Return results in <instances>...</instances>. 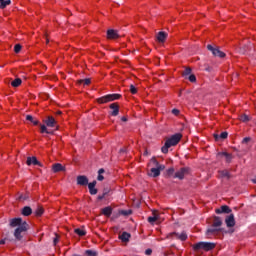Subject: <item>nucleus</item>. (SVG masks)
I'll return each mask as SVG.
<instances>
[{
    "label": "nucleus",
    "mask_w": 256,
    "mask_h": 256,
    "mask_svg": "<svg viewBox=\"0 0 256 256\" xmlns=\"http://www.w3.org/2000/svg\"><path fill=\"white\" fill-rule=\"evenodd\" d=\"M181 137H183V135H181L180 133H176L172 135L169 139H167L164 146L161 148L162 153H169L170 147H175V145H177L181 141Z\"/></svg>",
    "instance_id": "nucleus-1"
},
{
    "label": "nucleus",
    "mask_w": 256,
    "mask_h": 256,
    "mask_svg": "<svg viewBox=\"0 0 256 256\" xmlns=\"http://www.w3.org/2000/svg\"><path fill=\"white\" fill-rule=\"evenodd\" d=\"M27 229H29V224H27V222L24 221L22 225H20L14 230L15 240L21 241L23 237H25V233H27Z\"/></svg>",
    "instance_id": "nucleus-2"
},
{
    "label": "nucleus",
    "mask_w": 256,
    "mask_h": 256,
    "mask_svg": "<svg viewBox=\"0 0 256 256\" xmlns=\"http://www.w3.org/2000/svg\"><path fill=\"white\" fill-rule=\"evenodd\" d=\"M216 246L213 242H198L193 245L194 251H213V248Z\"/></svg>",
    "instance_id": "nucleus-3"
},
{
    "label": "nucleus",
    "mask_w": 256,
    "mask_h": 256,
    "mask_svg": "<svg viewBox=\"0 0 256 256\" xmlns=\"http://www.w3.org/2000/svg\"><path fill=\"white\" fill-rule=\"evenodd\" d=\"M119 99H121V94H107L105 96L97 98L96 101L100 105H103L105 103H111V101H117Z\"/></svg>",
    "instance_id": "nucleus-4"
},
{
    "label": "nucleus",
    "mask_w": 256,
    "mask_h": 256,
    "mask_svg": "<svg viewBox=\"0 0 256 256\" xmlns=\"http://www.w3.org/2000/svg\"><path fill=\"white\" fill-rule=\"evenodd\" d=\"M207 49L208 51H211L214 57H220V59H223L225 57V53L223 51L219 50V48L213 47L211 44L207 45Z\"/></svg>",
    "instance_id": "nucleus-5"
},
{
    "label": "nucleus",
    "mask_w": 256,
    "mask_h": 256,
    "mask_svg": "<svg viewBox=\"0 0 256 256\" xmlns=\"http://www.w3.org/2000/svg\"><path fill=\"white\" fill-rule=\"evenodd\" d=\"M185 175H189V168L188 167H183L180 168L177 172L174 174V179H185Z\"/></svg>",
    "instance_id": "nucleus-6"
},
{
    "label": "nucleus",
    "mask_w": 256,
    "mask_h": 256,
    "mask_svg": "<svg viewBox=\"0 0 256 256\" xmlns=\"http://www.w3.org/2000/svg\"><path fill=\"white\" fill-rule=\"evenodd\" d=\"M219 233H221V228L214 227L213 225L206 230V236L208 238L219 235Z\"/></svg>",
    "instance_id": "nucleus-7"
},
{
    "label": "nucleus",
    "mask_w": 256,
    "mask_h": 256,
    "mask_svg": "<svg viewBox=\"0 0 256 256\" xmlns=\"http://www.w3.org/2000/svg\"><path fill=\"white\" fill-rule=\"evenodd\" d=\"M76 183H77V185H80L81 187H85V186L89 185V178H87V176H85V175H79L76 178Z\"/></svg>",
    "instance_id": "nucleus-8"
},
{
    "label": "nucleus",
    "mask_w": 256,
    "mask_h": 256,
    "mask_svg": "<svg viewBox=\"0 0 256 256\" xmlns=\"http://www.w3.org/2000/svg\"><path fill=\"white\" fill-rule=\"evenodd\" d=\"M26 165H28L29 167L30 165H38V167H43V164H41V162H39V160H37V157L35 156L28 157L26 161Z\"/></svg>",
    "instance_id": "nucleus-9"
},
{
    "label": "nucleus",
    "mask_w": 256,
    "mask_h": 256,
    "mask_svg": "<svg viewBox=\"0 0 256 256\" xmlns=\"http://www.w3.org/2000/svg\"><path fill=\"white\" fill-rule=\"evenodd\" d=\"M165 170V166L153 167L150 169V173H152V177H159L161 175V171Z\"/></svg>",
    "instance_id": "nucleus-10"
},
{
    "label": "nucleus",
    "mask_w": 256,
    "mask_h": 256,
    "mask_svg": "<svg viewBox=\"0 0 256 256\" xmlns=\"http://www.w3.org/2000/svg\"><path fill=\"white\" fill-rule=\"evenodd\" d=\"M110 109H112V111L110 112V115H112V117H117V115H119V104L118 103H112L110 104Z\"/></svg>",
    "instance_id": "nucleus-11"
},
{
    "label": "nucleus",
    "mask_w": 256,
    "mask_h": 256,
    "mask_svg": "<svg viewBox=\"0 0 256 256\" xmlns=\"http://www.w3.org/2000/svg\"><path fill=\"white\" fill-rule=\"evenodd\" d=\"M96 185H97V181H95V180L88 184V189H89L90 195H97L98 190H97V188H95Z\"/></svg>",
    "instance_id": "nucleus-12"
},
{
    "label": "nucleus",
    "mask_w": 256,
    "mask_h": 256,
    "mask_svg": "<svg viewBox=\"0 0 256 256\" xmlns=\"http://www.w3.org/2000/svg\"><path fill=\"white\" fill-rule=\"evenodd\" d=\"M44 123L46 127H57V121H55V118H53V116H48Z\"/></svg>",
    "instance_id": "nucleus-13"
},
{
    "label": "nucleus",
    "mask_w": 256,
    "mask_h": 256,
    "mask_svg": "<svg viewBox=\"0 0 256 256\" xmlns=\"http://www.w3.org/2000/svg\"><path fill=\"white\" fill-rule=\"evenodd\" d=\"M225 223L227 227H235V215L230 214L226 217Z\"/></svg>",
    "instance_id": "nucleus-14"
},
{
    "label": "nucleus",
    "mask_w": 256,
    "mask_h": 256,
    "mask_svg": "<svg viewBox=\"0 0 256 256\" xmlns=\"http://www.w3.org/2000/svg\"><path fill=\"white\" fill-rule=\"evenodd\" d=\"M23 219L22 218H13L10 220V227H21L23 225Z\"/></svg>",
    "instance_id": "nucleus-15"
},
{
    "label": "nucleus",
    "mask_w": 256,
    "mask_h": 256,
    "mask_svg": "<svg viewBox=\"0 0 256 256\" xmlns=\"http://www.w3.org/2000/svg\"><path fill=\"white\" fill-rule=\"evenodd\" d=\"M231 208L227 205H223L220 208L216 209L215 212L217 213V215H221V213H226L229 214L231 213Z\"/></svg>",
    "instance_id": "nucleus-16"
},
{
    "label": "nucleus",
    "mask_w": 256,
    "mask_h": 256,
    "mask_svg": "<svg viewBox=\"0 0 256 256\" xmlns=\"http://www.w3.org/2000/svg\"><path fill=\"white\" fill-rule=\"evenodd\" d=\"M107 39H119V33L114 29H110L107 31Z\"/></svg>",
    "instance_id": "nucleus-17"
},
{
    "label": "nucleus",
    "mask_w": 256,
    "mask_h": 256,
    "mask_svg": "<svg viewBox=\"0 0 256 256\" xmlns=\"http://www.w3.org/2000/svg\"><path fill=\"white\" fill-rule=\"evenodd\" d=\"M218 173H219L221 179L229 180L232 177L231 173H229V170H220V171H218Z\"/></svg>",
    "instance_id": "nucleus-18"
},
{
    "label": "nucleus",
    "mask_w": 256,
    "mask_h": 256,
    "mask_svg": "<svg viewBox=\"0 0 256 256\" xmlns=\"http://www.w3.org/2000/svg\"><path fill=\"white\" fill-rule=\"evenodd\" d=\"M21 213L24 217H29V215L33 214V209H31L30 206H25L24 208H22Z\"/></svg>",
    "instance_id": "nucleus-19"
},
{
    "label": "nucleus",
    "mask_w": 256,
    "mask_h": 256,
    "mask_svg": "<svg viewBox=\"0 0 256 256\" xmlns=\"http://www.w3.org/2000/svg\"><path fill=\"white\" fill-rule=\"evenodd\" d=\"M221 225H223V220L219 216H215L212 226L217 227L218 229H221Z\"/></svg>",
    "instance_id": "nucleus-20"
},
{
    "label": "nucleus",
    "mask_w": 256,
    "mask_h": 256,
    "mask_svg": "<svg viewBox=\"0 0 256 256\" xmlns=\"http://www.w3.org/2000/svg\"><path fill=\"white\" fill-rule=\"evenodd\" d=\"M119 239H121V241L123 243H128L129 239H131V234L128 232H123L120 236Z\"/></svg>",
    "instance_id": "nucleus-21"
},
{
    "label": "nucleus",
    "mask_w": 256,
    "mask_h": 256,
    "mask_svg": "<svg viewBox=\"0 0 256 256\" xmlns=\"http://www.w3.org/2000/svg\"><path fill=\"white\" fill-rule=\"evenodd\" d=\"M52 171L54 173H59L60 171H65V168L61 165V163H56L52 166Z\"/></svg>",
    "instance_id": "nucleus-22"
},
{
    "label": "nucleus",
    "mask_w": 256,
    "mask_h": 256,
    "mask_svg": "<svg viewBox=\"0 0 256 256\" xmlns=\"http://www.w3.org/2000/svg\"><path fill=\"white\" fill-rule=\"evenodd\" d=\"M171 235H175L176 239H180V241H187V233L182 232L181 234L174 232Z\"/></svg>",
    "instance_id": "nucleus-23"
},
{
    "label": "nucleus",
    "mask_w": 256,
    "mask_h": 256,
    "mask_svg": "<svg viewBox=\"0 0 256 256\" xmlns=\"http://www.w3.org/2000/svg\"><path fill=\"white\" fill-rule=\"evenodd\" d=\"M165 39H167V32H159L157 34V40L159 43H165Z\"/></svg>",
    "instance_id": "nucleus-24"
},
{
    "label": "nucleus",
    "mask_w": 256,
    "mask_h": 256,
    "mask_svg": "<svg viewBox=\"0 0 256 256\" xmlns=\"http://www.w3.org/2000/svg\"><path fill=\"white\" fill-rule=\"evenodd\" d=\"M112 213H113V208H111V206H107L102 209V214L105 215V217H111Z\"/></svg>",
    "instance_id": "nucleus-25"
},
{
    "label": "nucleus",
    "mask_w": 256,
    "mask_h": 256,
    "mask_svg": "<svg viewBox=\"0 0 256 256\" xmlns=\"http://www.w3.org/2000/svg\"><path fill=\"white\" fill-rule=\"evenodd\" d=\"M253 143H255V141H253V138H251V137H245L242 140V145H248L249 147H251V145H253Z\"/></svg>",
    "instance_id": "nucleus-26"
},
{
    "label": "nucleus",
    "mask_w": 256,
    "mask_h": 256,
    "mask_svg": "<svg viewBox=\"0 0 256 256\" xmlns=\"http://www.w3.org/2000/svg\"><path fill=\"white\" fill-rule=\"evenodd\" d=\"M150 165H153V167H165V165L159 164V161H157V158L155 157L151 158Z\"/></svg>",
    "instance_id": "nucleus-27"
},
{
    "label": "nucleus",
    "mask_w": 256,
    "mask_h": 256,
    "mask_svg": "<svg viewBox=\"0 0 256 256\" xmlns=\"http://www.w3.org/2000/svg\"><path fill=\"white\" fill-rule=\"evenodd\" d=\"M43 213H45V210H43V207H41V206H38L36 208V210L34 211V215L36 217H41V215H43Z\"/></svg>",
    "instance_id": "nucleus-28"
},
{
    "label": "nucleus",
    "mask_w": 256,
    "mask_h": 256,
    "mask_svg": "<svg viewBox=\"0 0 256 256\" xmlns=\"http://www.w3.org/2000/svg\"><path fill=\"white\" fill-rule=\"evenodd\" d=\"M9 5H11V0H0V9H5Z\"/></svg>",
    "instance_id": "nucleus-29"
},
{
    "label": "nucleus",
    "mask_w": 256,
    "mask_h": 256,
    "mask_svg": "<svg viewBox=\"0 0 256 256\" xmlns=\"http://www.w3.org/2000/svg\"><path fill=\"white\" fill-rule=\"evenodd\" d=\"M220 155L226 158V163H231L233 159V155L227 153V152H222Z\"/></svg>",
    "instance_id": "nucleus-30"
},
{
    "label": "nucleus",
    "mask_w": 256,
    "mask_h": 256,
    "mask_svg": "<svg viewBox=\"0 0 256 256\" xmlns=\"http://www.w3.org/2000/svg\"><path fill=\"white\" fill-rule=\"evenodd\" d=\"M229 137V133L222 132L220 135L214 134V138L217 139H227Z\"/></svg>",
    "instance_id": "nucleus-31"
},
{
    "label": "nucleus",
    "mask_w": 256,
    "mask_h": 256,
    "mask_svg": "<svg viewBox=\"0 0 256 256\" xmlns=\"http://www.w3.org/2000/svg\"><path fill=\"white\" fill-rule=\"evenodd\" d=\"M74 232L76 233V235H79V237H85V235H87V232L80 228H76Z\"/></svg>",
    "instance_id": "nucleus-32"
},
{
    "label": "nucleus",
    "mask_w": 256,
    "mask_h": 256,
    "mask_svg": "<svg viewBox=\"0 0 256 256\" xmlns=\"http://www.w3.org/2000/svg\"><path fill=\"white\" fill-rule=\"evenodd\" d=\"M247 49H249V47L247 45H244L242 47H239L237 51L238 53H240V55H245V53H247Z\"/></svg>",
    "instance_id": "nucleus-33"
},
{
    "label": "nucleus",
    "mask_w": 256,
    "mask_h": 256,
    "mask_svg": "<svg viewBox=\"0 0 256 256\" xmlns=\"http://www.w3.org/2000/svg\"><path fill=\"white\" fill-rule=\"evenodd\" d=\"M78 85H91V79L86 78L78 80Z\"/></svg>",
    "instance_id": "nucleus-34"
},
{
    "label": "nucleus",
    "mask_w": 256,
    "mask_h": 256,
    "mask_svg": "<svg viewBox=\"0 0 256 256\" xmlns=\"http://www.w3.org/2000/svg\"><path fill=\"white\" fill-rule=\"evenodd\" d=\"M23 83V80L21 78H16L14 81L11 82L12 87H19Z\"/></svg>",
    "instance_id": "nucleus-35"
},
{
    "label": "nucleus",
    "mask_w": 256,
    "mask_h": 256,
    "mask_svg": "<svg viewBox=\"0 0 256 256\" xmlns=\"http://www.w3.org/2000/svg\"><path fill=\"white\" fill-rule=\"evenodd\" d=\"M133 213L132 210H121L120 215H123L124 217H129Z\"/></svg>",
    "instance_id": "nucleus-36"
},
{
    "label": "nucleus",
    "mask_w": 256,
    "mask_h": 256,
    "mask_svg": "<svg viewBox=\"0 0 256 256\" xmlns=\"http://www.w3.org/2000/svg\"><path fill=\"white\" fill-rule=\"evenodd\" d=\"M97 255H98L97 251H94V250L85 251V256H97Z\"/></svg>",
    "instance_id": "nucleus-37"
},
{
    "label": "nucleus",
    "mask_w": 256,
    "mask_h": 256,
    "mask_svg": "<svg viewBox=\"0 0 256 256\" xmlns=\"http://www.w3.org/2000/svg\"><path fill=\"white\" fill-rule=\"evenodd\" d=\"M240 121L247 123V121H249V116H247V114L240 115Z\"/></svg>",
    "instance_id": "nucleus-38"
},
{
    "label": "nucleus",
    "mask_w": 256,
    "mask_h": 256,
    "mask_svg": "<svg viewBox=\"0 0 256 256\" xmlns=\"http://www.w3.org/2000/svg\"><path fill=\"white\" fill-rule=\"evenodd\" d=\"M40 129H41V133H47L48 135H50L51 133V131L47 130V126L45 125H41Z\"/></svg>",
    "instance_id": "nucleus-39"
},
{
    "label": "nucleus",
    "mask_w": 256,
    "mask_h": 256,
    "mask_svg": "<svg viewBox=\"0 0 256 256\" xmlns=\"http://www.w3.org/2000/svg\"><path fill=\"white\" fill-rule=\"evenodd\" d=\"M21 49H22L21 44H16V45L14 46V51H15V53H21Z\"/></svg>",
    "instance_id": "nucleus-40"
},
{
    "label": "nucleus",
    "mask_w": 256,
    "mask_h": 256,
    "mask_svg": "<svg viewBox=\"0 0 256 256\" xmlns=\"http://www.w3.org/2000/svg\"><path fill=\"white\" fill-rule=\"evenodd\" d=\"M189 82L190 83H195V81H197V77L195 76V74H191L189 77Z\"/></svg>",
    "instance_id": "nucleus-41"
},
{
    "label": "nucleus",
    "mask_w": 256,
    "mask_h": 256,
    "mask_svg": "<svg viewBox=\"0 0 256 256\" xmlns=\"http://www.w3.org/2000/svg\"><path fill=\"white\" fill-rule=\"evenodd\" d=\"M159 219V217L157 216H150L148 217V223H155V221H157Z\"/></svg>",
    "instance_id": "nucleus-42"
},
{
    "label": "nucleus",
    "mask_w": 256,
    "mask_h": 256,
    "mask_svg": "<svg viewBox=\"0 0 256 256\" xmlns=\"http://www.w3.org/2000/svg\"><path fill=\"white\" fill-rule=\"evenodd\" d=\"M191 73V68H186L184 70V72L182 73L183 77H187L189 76V74Z\"/></svg>",
    "instance_id": "nucleus-43"
},
{
    "label": "nucleus",
    "mask_w": 256,
    "mask_h": 256,
    "mask_svg": "<svg viewBox=\"0 0 256 256\" xmlns=\"http://www.w3.org/2000/svg\"><path fill=\"white\" fill-rule=\"evenodd\" d=\"M130 92L132 93V95H136L137 93V88L133 84L130 85Z\"/></svg>",
    "instance_id": "nucleus-44"
},
{
    "label": "nucleus",
    "mask_w": 256,
    "mask_h": 256,
    "mask_svg": "<svg viewBox=\"0 0 256 256\" xmlns=\"http://www.w3.org/2000/svg\"><path fill=\"white\" fill-rule=\"evenodd\" d=\"M105 197H107V195L102 192V194L98 195L97 199H98V201H103V199H105Z\"/></svg>",
    "instance_id": "nucleus-45"
},
{
    "label": "nucleus",
    "mask_w": 256,
    "mask_h": 256,
    "mask_svg": "<svg viewBox=\"0 0 256 256\" xmlns=\"http://www.w3.org/2000/svg\"><path fill=\"white\" fill-rule=\"evenodd\" d=\"M173 173H175V169L174 168H169L167 170V175L171 176V175H173Z\"/></svg>",
    "instance_id": "nucleus-46"
},
{
    "label": "nucleus",
    "mask_w": 256,
    "mask_h": 256,
    "mask_svg": "<svg viewBox=\"0 0 256 256\" xmlns=\"http://www.w3.org/2000/svg\"><path fill=\"white\" fill-rule=\"evenodd\" d=\"M26 121H30L31 123H33V121H35V119L31 115H27Z\"/></svg>",
    "instance_id": "nucleus-47"
},
{
    "label": "nucleus",
    "mask_w": 256,
    "mask_h": 256,
    "mask_svg": "<svg viewBox=\"0 0 256 256\" xmlns=\"http://www.w3.org/2000/svg\"><path fill=\"white\" fill-rule=\"evenodd\" d=\"M59 243V236H56L54 239H53V245H57Z\"/></svg>",
    "instance_id": "nucleus-48"
},
{
    "label": "nucleus",
    "mask_w": 256,
    "mask_h": 256,
    "mask_svg": "<svg viewBox=\"0 0 256 256\" xmlns=\"http://www.w3.org/2000/svg\"><path fill=\"white\" fill-rule=\"evenodd\" d=\"M153 253V250L151 248H148L145 250V255H151Z\"/></svg>",
    "instance_id": "nucleus-49"
},
{
    "label": "nucleus",
    "mask_w": 256,
    "mask_h": 256,
    "mask_svg": "<svg viewBox=\"0 0 256 256\" xmlns=\"http://www.w3.org/2000/svg\"><path fill=\"white\" fill-rule=\"evenodd\" d=\"M172 113H173V115H176V116H177V115H179L180 111H179V109H175V108H174V109L172 110Z\"/></svg>",
    "instance_id": "nucleus-50"
},
{
    "label": "nucleus",
    "mask_w": 256,
    "mask_h": 256,
    "mask_svg": "<svg viewBox=\"0 0 256 256\" xmlns=\"http://www.w3.org/2000/svg\"><path fill=\"white\" fill-rule=\"evenodd\" d=\"M103 194L104 195H109V188H104L103 189Z\"/></svg>",
    "instance_id": "nucleus-51"
},
{
    "label": "nucleus",
    "mask_w": 256,
    "mask_h": 256,
    "mask_svg": "<svg viewBox=\"0 0 256 256\" xmlns=\"http://www.w3.org/2000/svg\"><path fill=\"white\" fill-rule=\"evenodd\" d=\"M97 179H98V181H103V179H105V177H103L101 174H98Z\"/></svg>",
    "instance_id": "nucleus-52"
},
{
    "label": "nucleus",
    "mask_w": 256,
    "mask_h": 256,
    "mask_svg": "<svg viewBox=\"0 0 256 256\" xmlns=\"http://www.w3.org/2000/svg\"><path fill=\"white\" fill-rule=\"evenodd\" d=\"M102 173H105V169H103V168L98 170V175H102Z\"/></svg>",
    "instance_id": "nucleus-53"
},
{
    "label": "nucleus",
    "mask_w": 256,
    "mask_h": 256,
    "mask_svg": "<svg viewBox=\"0 0 256 256\" xmlns=\"http://www.w3.org/2000/svg\"><path fill=\"white\" fill-rule=\"evenodd\" d=\"M7 241V238H4L0 241V245H5V242Z\"/></svg>",
    "instance_id": "nucleus-54"
},
{
    "label": "nucleus",
    "mask_w": 256,
    "mask_h": 256,
    "mask_svg": "<svg viewBox=\"0 0 256 256\" xmlns=\"http://www.w3.org/2000/svg\"><path fill=\"white\" fill-rule=\"evenodd\" d=\"M33 125H39V122H38V120H33Z\"/></svg>",
    "instance_id": "nucleus-55"
},
{
    "label": "nucleus",
    "mask_w": 256,
    "mask_h": 256,
    "mask_svg": "<svg viewBox=\"0 0 256 256\" xmlns=\"http://www.w3.org/2000/svg\"><path fill=\"white\" fill-rule=\"evenodd\" d=\"M121 121L127 122V117L123 116V117L121 118Z\"/></svg>",
    "instance_id": "nucleus-56"
},
{
    "label": "nucleus",
    "mask_w": 256,
    "mask_h": 256,
    "mask_svg": "<svg viewBox=\"0 0 256 256\" xmlns=\"http://www.w3.org/2000/svg\"><path fill=\"white\" fill-rule=\"evenodd\" d=\"M149 155V151H147V149L144 151V156Z\"/></svg>",
    "instance_id": "nucleus-57"
},
{
    "label": "nucleus",
    "mask_w": 256,
    "mask_h": 256,
    "mask_svg": "<svg viewBox=\"0 0 256 256\" xmlns=\"http://www.w3.org/2000/svg\"><path fill=\"white\" fill-rule=\"evenodd\" d=\"M61 113H62L61 111H58V112H57V115H61Z\"/></svg>",
    "instance_id": "nucleus-58"
},
{
    "label": "nucleus",
    "mask_w": 256,
    "mask_h": 256,
    "mask_svg": "<svg viewBox=\"0 0 256 256\" xmlns=\"http://www.w3.org/2000/svg\"><path fill=\"white\" fill-rule=\"evenodd\" d=\"M46 43H49V39L48 38H46Z\"/></svg>",
    "instance_id": "nucleus-59"
},
{
    "label": "nucleus",
    "mask_w": 256,
    "mask_h": 256,
    "mask_svg": "<svg viewBox=\"0 0 256 256\" xmlns=\"http://www.w3.org/2000/svg\"><path fill=\"white\" fill-rule=\"evenodd\" d=\"M252 181H253V183H256V179H253Z\"/></svg>",
    "instance_id": "nucleus-60"
}]
</instances>
